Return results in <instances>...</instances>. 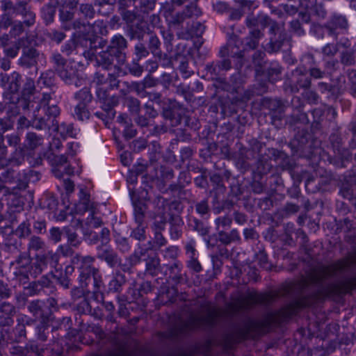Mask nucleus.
<instances>
[{
    "label": "nucleus",
    "instance_id": "nucleus-35",
    "mask_svg": "<svg viewBox=\"0 0 356 356\" xmlns=\"http://www.w3.org/2000/svg\"><path fill=\"white\" fill-rule=\"evenodd\" d=\"M90 356H129L128 350L122 347L118 346L112 350H108L105 354H93Z\"/></svg>",
    "mask_w": 356,
    "mask_h": 356
},
{
    "label": "nucleus",
    "instance_id": "nucleus-58",
    "mask_svg": "<svg viewBox=\"0 0 356 356\" xmlns=\"http://www.w3.org/2000/svg\"><path fill=\"white\" fill-rule=\"evenodd\" d=\"M188 267L196 273L202 271V268L200 263L198 261L197 257L191 258L188 261Z\"/></svg>",
    "mask_w": 356,
    "mask_h": 356
},
{
    "label": "nucleus",
    "instance_id": "nucleus-27",
    "mask_svg": "<svg viewBox=\"0 0 356 356\" xmlns=\"http://www.w3.org/2000/svg\"><path fill=\"white\" fill-rule=\"evenodd\" d=\"M262 35H263L259 30H253L250 33V35L246 39V48L248 47L250 49H254L257 48V47L259 44V39L262 37Z\"/></svg>",
    "mask_w": 356,
    "mask_h": 356
},
{
    "label": "nucleus",
    "instance_id": "nucleus-8",
    "mask_svg": "<svg viewBox=\"0 0 356 356\" xmlns=\"http://www.w3.org/2000/svg\"><path fill=\"white\" fill-rule=\"evenodd\" d=\"M219 314L217 311L209 312L202 316H192L184 324V330L191 331L204 327H213L217 323Z\"/></svg>",
    "mask_w": 356,
    "mask_h": 356
},
{
    "label": "nucleus",
    "instance_id": "nucleus-63",
    "mask_svg": "<svg viewBox=\"0 0 356 356\" xmlns=\"http://www.w3.org/2000/svg\"><path fill=\"white\" fill-rule=\"evenodd\" d=\"M72 320L69 317H64L62 318L60 323H59L58 327L56 328L57 330H64L65 332L67 331L71 327Z\"/></svg>",
    "mask_w": 356,
    "mask_h": 356
},
{
    "label": "nucleus",
    "instance_id": "nucleus-42",
    "mask_svg": "<svg viewBox=\"0 0 356 356\" xmlns=\"http://www.w3.org/2000/svg\"><path fill=\"white\" fill-rule=\"evenodd\" d=\"M43 256L45 258L47 265L49 264L52 268L56 267L59 260V256L57 253L49 251L43 254Z\"/></svg>",
    "mask_w": 356,
    "mask_h": 356
},
{
    "label": "nucleus",
    "instance_id": "nucleus-56",
    "mask_svg": "<svg viewBox=\"0 0 356 356\" xmlns=\"http://www.w3.org/2000/svg\"><path fill=\"white\" fill-rule=\"evenodd\" d=\"M173 10L174 8L172 4L169 2H165L161 5L160 12L165 18H168L170 15H171Z\"/></svg>",
    "mask_w": 356,
    "mask_h": 356
},
{
    "label": "nucleus",
    "instance_id": "nucleus-45",
    "mask_svg": "<svg viewBox=\"0 0 356 356\" xmlns=\"http://www.w3.org/2000/svg\"><path fill=\"white\" fill-rule=\"evenodd\" d=\"M131 236L139 241H145L146 237L144 227L138 225V227L132 231Z\"/></svg>",
    "mask_w": 356,
    "mask_h": 356
},
{
    "label": "nucleus",
    "instance_id": "nucleus-21",
    "mask_svg": "<svg viewBox=\"0 0 356 356\" xmlns=\"http://www.w3.org/2000/svg\"><path fill=\"white\" fill-rule=\"evenodd\" d=\"M56 130L58 133L63 138H74L76 136L79 132L76 129H74L72 124H67L65 122H62L58 125Z\"/></svg>",
    "mask_w": 356,
    "mask_h": 356
},
{
    "label": "nucleus",
    "instance_id": "nucleus-25",
    "mask_svg": "<svg viewBox=\"0 0 356 356\" xmlns=\"http://www.w3.org/2000/svg\"><path fill=\"white\" fill-rule=\"evenodd\" d=\"M197 15V8L195 5L191 4L189 6H187L186 8V10L181 13H178L175 19L174 22L176 24H180L186 18L191 17L193 15Z\"/></svg>",
    "mask_w": 356,
    "mask_h": 356
},
{
    "label": "nucleus",
    "instance_id": "nucleus-28",
    "mask_svg": "<svg viewBox=\"0 0 356 356\" xmlns=\"http://www.w3.org/2000/svg\"><path fill=\"white\" fill-rule=\"evenodd\" d=\"M47 121V118L42 117L39 112L35 111L32 120V127L38 130L44 129L48 127Z\"/></svg>",
    "mask_w": 356,
    "mask_h": 356
},
{
    "label": "nucleus",
    "instance_id": "nucleus-60",
    "mask_svg": "<svg viewBox=\"0 0 356 356\" xmlns=\"http://www.w3.org/2000/svg\"><path fill=\"white\" fill-rule=\"evenodd\" d=\"M147 147V141L145 139H138L133 142V149L135 152H140Z\"/></svg>",
    "mask_w": 356,
    "mask_h": 356
},
{
    "label": "nucleus",
    "instance_id": "nucleus-1",
    "mask_svg": "<svg viewBox=\"0 0 356 356\" xmlns=\"http://www.w3.org/2000/svg\"><path fill=\"white\" fill-rule=\"evenodd\" d=\"M275 321L274 315L270 314L259 319H249L242 325H233L216 340V345L225 352L232 350L238 343L268 332Z\"/></svg>",
    "mask_w": 356,
    "mask_h": 356
},
{
    "label": "nucleus",
    "instance_id": "nucleus-59",
    "mask_svg": "<svg viewBox=\"0 0 356 356\" xmlns=\"http://www.w3.org/2000/svg\"><path fill=\"white\" fill-rule=\"evenodd\" d=\"M67 242L72 246L76 247L79 245L80 241L78 238V236L74 232H67Z\"/></svg>",
    "mask_w": 356,
    "mask_h": 356
},
{
    "label": "nucleus",
    "instance_id": "nucleus-57",
    "mask_svg": "<svg viewBox=\"0 0 356 356\" xmlns=\"http://www.w3.org/2000/svg\"><path fill=\"white\" fill-rule=\"evenodd\" d=\"M337 50L336 45L327 44L323 48L322 52L326 56H332L337 52Z\"/></svg>",
    "mask_w": 356,
    "mask_h": 356
},
{
    "label": "nucleus",
    "instance_id": "nucleus-43",
    "mask_svg": "<svg viewBox=\"0 0 356 356\" xmlns=\"http://www.w3.org/2000/svg\"><path fill=\"white\" fill-rule=\"evenodd\" d=\"M104 260L111 267H113L120 263L118 255L113 252H106L104 254Z\"/></svg>",
    "mask_w": 356,
    "mask_h": 356
},
{
    "label": "nucleus",
    "instance_id": "nucleus-4",
    "mask_svg": "<svg viewBox=\"0 0 356 356\" xmlns=\"http://www.w3.org/2000/svg\"><path fill=\"white\" fill-rule=\"evenodd\" d=\"M35 90V83L31 78H26L22 89V97H10V102L8 103L7 113L10 116L18 115L22 110L25 111L29 108L30 95Z\"/></svg>",
    "mask_w": 356,
    "mask_h": 356
},
{
    "label": "nucleus",
    "instance_id": "nucleus-14",
    "mask_svg": "<svg viewBox=\"0 0 356 356\" xmlns=\"http://www.w3.org/2000/svg\"><path fill=\"white\" fill-rule=\"evenodd\" d=\"M51 95L49 93H43L42 98L40 99L39 108H37V112L40 110L45 113L48 118H56L60 113V109L57 105L52 104L50 105L51 101Z\"/></svg>",
    "mask_w": 356,
    "mask_h": 356
},
{
    "label": "nucleus",
    "instance_id": "nucleus-49",
    "mask_svg": "<svg viewBox=\"0 0 356 356\" xmlns=\"http://www.w3.org/2000/svg\"><path fill=\"white\" fill-rule=\"evenodd\" d=\"M232 222V219L228 216L218 217L216 220V223L218 227H222L223 228L229 227Z\"/></svg>",
    "mask_w": 356,
    "mask_h": 356
},
{
    "label": "nucleus",
    "instance_id": "nucleus-23",
    "mask_svg": "<svg viewBox=\"0 0 356 356\" xmlns=\"http://www.w3.org/2000/svg\"><path fill=\"white\" fill-rule=\"evenodd\" d=\"M348 22L345 17L339 15H334L328 24L330 33H332V29H346Z\"/></svg>",
    "mask_w": 356,
    "mask_h": 356
},
{
    "label": "nucleus",
    "instance_id": "nucleus-47",
    "mask_svg": "<svg viewBox=\"0 0 356 356\" xmlns=\"http://www.w3.org/2000/svg\"><path fill=\"white\" fill-rule=\"evenodd\" d=\"M19 48V44H16L11 47H5L3 49V52L7 58H13L17 56Z\"/></svg>",
    "mask_w": 356,
    "mask_h": 356
},
{
    "label": "nucleus",
    "instance_id": "nucleus-31",
    "mask_svg": "<svg viewBox=\"0 0 356 356\" xmlns=\"http://www.w3.org/2000/svg\"><path fill=\"white\" fill-rule=\"evenodd\" d=\"M54 73L51 70L42 73L38 79V84L45 87H50L54 84Z\"/></svg>",
    "mask_w": 356,
    "mask_h": 356
},
{
    "label": "nucleus",
    "instance_id": "nucleus-55",
    "mask_svg": "<svg viewBox=\"0 0 356 356\" xmlns=\"http://www.w3.org/2000/svg\"><path fill=\"white\" fill-rule=\"evenodd\" d=\"M63 339H58L56 341L54 342L53 347L51 348L53 354L56 356L60 355L63 353Z\"/></svg>",
    "mask_w": 356,
    "mask_h": 356
},
{
    "label": "nucleus",
    "instance_id": "nucleus-52",
    "mask_svg": "<svg viewBox=\"0 0 356 356\" xmlns=\"http://www.w3.org/2000/svg\"><path fill=\"white\" fill-rule=\"evenodd\" d=\"M147 270L152 275H155L159 266V261L157 259H152L146 264Z\"/></svg>",
    "mask_w": 356,
    "mask_h": 356
},
{
    "label": "nucleus",
    "instance_id": "nucleus-51",
    "mask_svg": "<svg viewBox=\"0 0 356 356\" xmlns=\"http://www.w3.org/2000/svg\"><path fill=\"white\" fill-rule=\"evenodd\" d=\"M127 106L131 113H137L140 110V102L136 98H129Z\"/></svg>",
    "mask_w": 356,
    "mask_h": 356
},
{
    "label": "nucleus",
    "instance_id": "nucleus-12",
    "mask_svg": "<svg viewBox=\"0 0 356 356\" xmlns=\"http://www.w3.org/2000/svg\"><path fill=\"white\" fill-rule=\"evenodd\" d=\"M127 47V40L121 35H114L111 40L108 48L116 56V60L119 64H124L126 60V56L124 51Z\"/></svg>",
    "mask_w": 356,
    "mask_h": 356
},
{
    "label": "nucleus",
    "instance_id": "nucleus-62",
    "mask_svg": "<svg viewBox=\"0 0 356 356\" xmlns=\"http://www.w3.org/2000/svg\"><path fill=\"white\" fill-rule=\"evenodd\" d=\"M24 31L23 25L21 22H18L17 23H15L10 30V35L16 37L19 36Z\"/></svg>",
    "mask_w": 356,
    "mask_h": 356
},
{
    "label": "nucleus",
    "instance_id": "nucleus-19",
    "mask_svg": "<svg viewBox=\"0 0 356 356\" xmlns=\"http://www.w3.org/2000/svg\"><path fill=\"white\" fill-rule=\"evenodd\" d=\"M57 73L67 84H72L76 82V71L68 64L65 65L63 68L58 70Z\"/></svg>",
    "mask_w": 356,
    "mask_h": 356
},
{
    "label": "nucleus",
    "instance_id": "nucleus-5",
    "mask_svg": "<svg viewBox=\"0 0 356 356\" xmlns=\"http://www.w3.org/2000/svg\"><path fill=\"white\" fill-rule=\"evenodd\" d=\"M273 299V296L269 293H250L245 298L231 304L229 309L233 314H237L249 310L257 304H269Z\"/></svg>",
    "mask_w": 356,
    "mask_h": 356
},
{
    "label": "nucleus",
    "instance_id": "nucleus-26",
    "mask_svg": "<svg viewBox=\"0 0 356 356\" xmlns=\"http://www.w3.org/2000/svg\"><path fill=\"white\" fill-rule=\"evenodd\" d=\"M240 236L236 229H232L229 233L225 232H219V241L224 244H229L232 242L239 240Z\"/></svg>",
    "mask_w": 356,
    "mask_h": 356
},
{
    "label": "nucleus",
    "instance_id": "nucleus-22",
    "mask_svg": "<svg viewBox=\"0 0 356 356\" xmlns=\"http://www.w3.org/2000/svg\"><path fill=\"white\" fill-rule=\"evenodd\" d=\"M47 266V264L44 256H38L35 258V261L31 265L30 273L34 277H37L38 275L42 273Z\"/></svg>",
    "mask_w": 356,
    "mask_h": 356
},
{
    "label": "nucleus",
    "instance_id": "nucleus-18",
    "mask_svg": "<svg viewBox=\"0 0 356 356\" xmlns=\"http://www.w3.org/2000/svg\"><path fill=\"white\" fill-rule=\"evenodd\" d=\"M94 273L91 275L93 280V298L96 300H103V293L102 289L104 288V283L102 279V275L99 273V270H94Z\"/></svg>",
    "mask_w": 356,
    "mask_h": 356
},
{
    "label": "nucleus",
    "instance_id": "nucleus-3",
    "mask_svg": "<svg viewBox=\"0 0 356 356\" xmlns=\"http://www.w3.org/2000/svg\"><path fill=\"white\" fill-rule=\"evenodd\" d=\"M351 261L348 259L337 261L328 266H321L314 269L308 277L302 280V287L309 285L321 286L323 282L328 278L334 277L338 273L349 268Z\"/></svg>",
    "mask_w": 356,
    "mask_h": 356
},
{
    "label": "nucleus",
    "instance_id": "nucleus-41",
    "mask_svg": "<svg viewBox=\"0 0 356 356\" xmlns=\"http://www.w3.org/2000/svg\"><path fill=\"white\" fill-rule=\"evenodd\" d=\"M51 60L54 65V67H55L56 72L58 70H60L61 68H63L64 66H65V65H67L65 60L58 53H55L52 55Z\"/></svg>",
    "mask_w": 356,
    "mask_h": 356
},
{
    "label": "nucleus",
    "instance_id": "nucleus-15",
    "mask_svg": "<svg viewBox=\"0 0 356 356\" xmlns=\"http://www.w3.org/2000/svg\"><path fill=\"white\" fill-rule=\"evenodd\" d=\"M15 313V307L6 302L0 305V325L3 326H10L13 323L12 316Z\"/></svg>",
    "mask_w": 356,
    "mask_h": 356
},
{
    "label": "nucleus",
    "instance_id": "nucleus-37",
    "mask_svg": "<svg viewBox=\"0 0 356 356\" xmlns=\"http://www.w3.org/2000/svg\"><path fill=\"white\" fill-rule=\"evenodd\" d=\"M267 73L269 81L274 83L280 79L281 67L278 65L271 66Z\"/></svg>",
    "mask_w": 356,
    "mask_h": 356
},
{
    "label": "nucleus",
    "instance_id": "nucleus-40",
    "mask_svg": "<svg viewBox=\"0 0 356 356\" xmlns=\"http://www.w3.org/2000/svg\"><path fill=\"white\" fill-rule=\"evenodd\" d=\"M44 242L38 236H32L28 245L29 250H39L44 247Z\"/></svg>",
    "mask_w": 356,
    "mask_h": 356
},
{
    "label": "nucleus",
    "instance_id": "nucleus-6",
    "mask_svg": "<svg viewBox=\"0 0 356 356\" xmlns=\"http://www.w3.org/2000/svg\"><path fill=\"white\" fill-rule=\"evenodd\" d=\"M94 261V257L81 254H76L72 259V263L76 266L79 270V282L83 288L88 285L91 280V275L94 273V270H98L93 266Z\"/></svg>",
    "mask_w": 356,
    "mask_h": 356
},
{
    "label": "nucleus",
    "instance_id": "nucleus-36",
    "mask_svg": "<svg viewBox=\"0 0 356 356\" xmlns=\"http://www.w3.org/2000/svg\"><path fill=\"white\" fill-rule=\"evenodd\" d=\"M74 116L79 120H83L89 118V112L86 109V105L78 103L74 108Z\"/></svg>",
    "mask_w": 356,
    "mask_h": 356
},
{
    "label": "nucleus",
    "instance_id": "nucleus-50",
    "mask_svg": "<svg viewBox=\"0 0 356 356\" xmlns=\"http://www.w3.org/2000/svg\"><path fill=\"white\" fill-rule=\"evenodd\" d=\"M135 53L138 59L148 56L149 51L142 43H138L135 46Z\"/></svg>",
    "mask_w": 356,
    "mask_h": 356
},
{
    "label": "nucleus",
    "instance_id": "nucleus-46",
    "mask_svg": "<svg viewBox=\"0 0 356 356\" xmlns=\"http://www.w3.org/2000/svg\"><path fill=\"white\" fill-rule=\"evenodd\" d=\"M1 3V9L5 11V13H9L10 15H13L14 13L17 14V6L15 7L11 1L2 0Z\"/></svg>",
    "mask_w": 356,
    "mask_h": 356
},
{
    "label": "nucleus",
    "instance_id": "nucleus-64",
    "mask_svg": "<svg viewBox=\"0 0 356 356\" xmlns=\"http://www.w3.org/2000/svg\"><path fill=\"white\" fill-rule=\"evenodd\" d=\"M80 10L86 17H92L94 14V9L91 5L81 4L80 6Z\"/></svg>",
    "mask_w": 356,
    "mask_h": 356
},
{
    "label": "nucleus",
    "instance_id": "nucleus-54",
    "mask_svg": "<svg viewBox=\"0 0 356 356\" xmlns=\"http://www.w3.org/2000/svg\"><path fill=\"white\" fill-rule=\"evenodd\" d=\"M5 138L8 144L12 147H16L20 143V137L17 134H8Z\"/></svg>",
    "mask_w": 356,
    "mask_h": 356
},
{
    "label": "nucleus",
    "instance_id": "nucleus-11",
    "mask_svg": "<svg viewBox=\"0 0 356 356\" xmlns=\"http://www.w3.org/2000/svg\"><path fill=\"white\" fill-rule=\"evenodd\" d=\"M52 165V172L56 178L61 179L64 175L74 174V168L68 163L67 158L65 154L54 155L53 158L49 156Z\"/></svg>",
    "mask_w": 356,
    "mask_h": 356
},
{
    "label": "nucleus",
    "instance_id": "nucleus-30",
    "mask_svg": "<svg viewBox=\"0 0 356 356\" xmlns=\"http://www.w3.org/2000/svg\"><path fill=\"white\" fill-rule=\"evenodd\" d=\"M75 98L78 103H83V105L87 106L92 100V95L88 88H83L75 94Z\"/></svg>",
    "mask_w": 356,
    "mask_h": 356
},
{
    "label": "nucleus",
    "instance_id": "nucleus-38",
    "mask_svg": "<svg viewBox=\"0 0 356 356\" xmlns=\"http://www.w3.org/2000/svg\"><path fill=\"white\" fill-rule=\"evenodd\" d=\"M43 305L44 302L41 300H33L29 305L28 309L31 313L37 316L41 314Z\"/></svg>",
    "mask_w": 356,
    "mask_h": 356
},
{
    "label": "nucleus",
    "instance_id": "nucleus-29",
    "mask_svg": "<svg viewBox=\"0 0 356 356\" xmlns=\"http://www.w3.org/2000/svg\"><path fill=\"white\" fill-rule=\"evenodd\" d=\"M31 232V224L28 221L21 222L15 231V235L20 238L28 237Z\"/></svg>",
    "mask_w": 356,
    "mask_h": 356
},
{
    "label": "nucleus",
    "instance_id": "nucleus-10",
    "mask_svg": "<svg viewBox=\"0 0 356 356\" xmlns=\"http://www.w3.org/2000/svg\"><path fill=\"white\" fill-rule=\"evenodd\" d=\"M39 62L43 65L46 63V58L44 54L33 47L24 48L22 56L18 59V64L26 68L35 66Z\"/></svg>",
    "mask_w": 356,
    "mask_h": 356
},
{
    "label": "nucleus",
    "instance_id": "nucleus-44",
    "mask_svg": "<svg viewBox=\"0 0 356 356\" xmlns=\"http://www.w3.org/2000/svg\"><path fill=\"white\" fill-rule=\"evenodd\" d=\"M302 1L298 0V3L296 1H294L293 3H286L283 6V8L287 14L290 15H294L298 11L299 6L303 8L300 4Z\"/></svg>",
    "mask_w": 356,
    "mask_h": 356
},
{
    "label": "nucleus",
    "instance_id": "nucleus-61",
    "mask_svg": "<svg viewBox=\"0 0 356 356\" xmlns=\"http://www.w3.org/2000/svg\"><path fill=\"white\" fill-rule=\"evenodd\" d=\"M11 15L9 13H3L0 19V28L7 29L11 24Z\"/></svg>",
    "mask_w": 356,
    "mask_h": 356
},
{
    "label": "nucleus",
    "instance_id": "nucleus-53",
    "mask_svg": "<svg viewBox=\"0 0 356 356\" xmlns=\"http://www.w3.org/2000/svg\"><path fill=\"white\" fill-rule=\"evenodd\" d=\"M76 49V43L74 40H70L67 41L63 47H62V52L65 53L66 55H70L73 51Z\"/></svg>",
    "mask_w": 356,
    "mask_h": 356
},
{
    "label": "nucleus",
    "instance_id": "nucleus-34",
    "mask_svg": "<svg viewBox=\"0 0 356 356\" xmlns=\"http://www.w3.org/2000/svg\"><path fill=\"white\" fill-rule=\"evenodd\" d=\"M240 42L239 40L236 37L232 38L227 43V46L226 47V50L228 52H230L231 54L234 56H236L239 58L243 56V53L241 51H234V48L236 47L238 49V44Z\"/></svg>",
    "mask_w": 356,
    "mask_h": 356
},
{
    "label": "nucleus",
    "instance_id": "nucleus-16",
    "mask_svg": "<svg viewBox=\"0 0 356 356\" xmlns=\"http://www.w3.org/2000/svg\"><path fill=\"white\" fill-rule=\"evenodd\" d=\"M300 4L307 15H316L320 18L325 17V9L321 4L316 3V0H303Z\"/></svg>",
    "mask_w": 356,
    "mask_h": 356
},
{
    "label": "nucleus",
    "instance_id": "nucleus-2",
    "mask_svg": "<svg viewBox=\"0 0 356 356\" xmlns=\"http://www.w3.org/2000/svg\"><path fill=\"white\" fill-rule=\"evenodd\" d=\"M96 49H90L88 51H85L83 55L90 60L95 58L97 65L103 69L107 71L113 70V72H108L106 76L105 74H100L99 72L96 73L97 84L106 83L107 81H108V86L103 88H99L97 90V95L100 96L99 92L102 89L117 88L119 84L117 76H123L126 74L127 72L125 69L122 68L124 64L118 63L115 55L108 47L106 50L99 52L97 55H96Z\"/></svg>",
    "mask_w": 356,
    "mask_h": 356
},
{
    "label": "nucleus",
    "instance_id": "nucleus-48",
    "mask_svg": "<svg viewBox=\"0 0 356 356\" xmlns=\"http://www.w3.org/2000/svg\"><path fill=\"white\" fill-rule=\"evenodd\" d=\"M213 8L218 13L222 14L229 11V5L224 1H216L213 3Z\"/></svg>",
    "mask_w": 356,
    "mask_h": 356
},
{
    "label": "nucleus",
    "instance_id": "nucleus-24",
    "mask_svg": "<svg viewBox=\"0 0 356 356\" xmlns=\"http://www.w3.org/2000/svg\"><path fill=\"white\" fill-rule=\"evenodd\" d=\"M125 282L124 276L121 273L114 274L108 282L109 291H119Z\"/></svg>",
    "mask_w": 356,
    "mask_h": 356
},
{
    "label": "nucleus",
    "instance_id": "nucleus-13",
    "mask_svg": "<svg viewBox=\"0 0 356 356\" xmlns=\"http://www.w3.org/2000/svg\"><path fill=\"white\" fill-rule=\"evenodd\" d=\"M355 289H356V276L341 282L333 284L321 293L325 296H328L331 293L348 292Z\"/></svg>",
    "mask_w": 356,
    "mask_h": 356
},
{
    "label": "nucleus",
    "instance_id": "nucleus-39",
    "mask_svg": "<svg viewBox=\"0 0 356 356\" xmlns=\"http://www.w3.org/2000/svg\"><path fill=\"white\" fill-rule=\"evenodd\" d=\"M144 213H145V208L144 206L142 204H134V218L136 222L139 225H142V223L143 222L144 218Z\"/></svg>",
    "mask_w": 356,
    "mask_h": 356
},
{
    "label": "nucleus",
    "instance_id": "nucleus-17",
    "mask_svg": "<svg viewBox=\"0 0 356 356\" xmlns=\"http://www.w3.org/2000/svg\"><path fill=\"white\" fill-rule=\"evenodd\" d=\"M43 141L44 138L41 135L30 131L26 134L24 147L26 149L33 150L42 145Z\"/></svg>",
    "mask_w": 356,
    "mask_h": 356
},
{
    "label": "nucleus",
    "instance_id": "nucleus-7",
    "mask_svg": "<svg viewBox=\"0 0 356 356\" xmlns=\"http://www.w3.org/2000/svg\"><path fill=\"white\" fill-rule=\"evenodd\" d=\"M95 209L94 203L90 200V195L83 189L79 192V202L76 206L77 213H83L86 211H90L87 218V224L92 227H99L102 225V220L95 216L93 209Z\"/></svg>",
    "mask_w": 356,
    "mask_h": 356
},
{
    "label": "nucleus",
    "instance_id": "nucleus-32",
    "mask_svg": "<svg viewBox=\"0 0 356 356\" xmlns=\"http://www.w3.org/2000/svg\"><path fill=\"white\" fill-rule=\"evenodd\" d=\"M42 17L47 24L53 22L56 13L55 8L51 5H45L41 9Z\"/></svg>",
    "mask_w": 356,
    "mask_h": 356
},
{
    "label": "nucleus",
    "instance_id": "nucleus-33",
    "mask_svg": "<svg viewBox=\"0 0 356 356\" xmlns=\"http://www.w3.org/2000/svg\"><path fill=\"white\" fill-rule=\"evenodd\" d=\"M149 49L154 55L160 56L161 51L159 47L161 42L159 38L152 33H149Z\"/></svg>",
    "mask_w": 356,
    "mask_h": 356
},
{
    "label": "nucleus",
    "instance_id": "nucleus-9",
    "mask_svg": "<svg viewBox=\"0 0 356 356\" xmlns=\"http://www.w3.org/2000/svg\"><path fill=\"white\" fill-rule=\"evenodd\" d=\"M22 83V76L17 72L10 75L1 74V86L6 90V99L10 102V97L19 95L18 92Z\"/></svg>",
    "mask_w": 356,
    "mask_h": 356
},
{
    "label": "nucleus",
    "instance_id": "nucleus-20",
    "mask_svg": "<svg viewBox=\"0 0 356 356\" xmlns=\"http://www.w3.org/2000/svg\"><path fill=\"white\" fill-rule=\"evenodd\" d=\"M17 14L23 17L24 19V22L27 26H31L35 23V14L28 8L26 5L20 3L17 6Z\"/></svg>",
    "mask_w": 356,
    "mask_h": 356
}]
</instances>
